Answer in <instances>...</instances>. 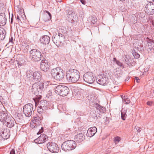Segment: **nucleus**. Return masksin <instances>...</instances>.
Instances as JSON below:
<instances>
[{
	"instance_id": "423d86ee",
	"label": "nucleus",
	"mask_w": 154,
	"mask_h": 154,
	"mask_svg": "<svg viewBox=\"0 0 154 154\" xmlns=\"http://www.w3.org/2000/svg\"><path fill=\"white\" fill-rule=\"evenodd\" d=\"M64 35L62 34L59 32L58 34H55L52 36V40L54 43L57 47L63 45L62 41L64 38Z\"/></svg>"
},
{
	"instance_id": "4d7b16f0",
	"label": "nucleus",
	"mask_w": 154,
	"mask_h": 154,
	"mask_svg": "<svg viewBox=\"0 0 154 154\" xmlns=\"http://www.w3.org/2000/svg\"><path fill=\"white\" fill-rule=\"evenodd\" d=\"M22 118V117L21 116L20 118H18L19 119H21Z\"/></svg>"
},
{
	"instance_id": "4468645a",
	"label": "nucleus",
	"mask_w": 154,
	"mask_h": 154,
	"mask_svg": "<svg viewBox=\"0 0 154 154\" xmlns=\"http://www.w3.org/2000/svg\"><path fill=\"white\" fill-rule=\"evenodd\" d=\"M96 80L98 83L101 85H106L108 83V78L104 75L97 77Z\"/></svg>"
},
{
	"instance_id": "6e6552de",
	"label": "nucleus",
	"mask_w": 154,
	"mask_h": 154,
	"mask_svg": "<svg viewBox=\"0 0 154 154\" xmlns=\"http://www.w3.org/2000/svg\"><path fill=\"white\" fill-rule=\"evenodd\" d=\"M43 84L35 83L32 86V91L36 95H40L44 88Z\"/></svg>"
},
{
	"instance_id": "052dcab7",
	"label": "nucleus",
	"mask_w": 154,
	"mask_h": 154,
	"mask_svg": "<svg viewBox=\"0 0 154 154\" xmlns=\"http://www.w3.org/2000/svg\"><path fill=\"white\" fill-rule=\"evenodd\" d=\"M153 93H154V90H153Z\"/></svg>"
},
{
	"instance_id": "a19ab883",
	"label": "nucleus",
	"mask_w": 154,
	"mask_h": 154,
	"mask_svg": "<svg viewBox=\"0 0 154 154\" xmlns=\"http://www.w3.org/2000/svg\"><path fill=\"white\" fill-rule=\"evenodd\" d=\"M41 128V129L39 130V131L37 133V134H41V133H42L43 131V128L42 127H39V128Z\"/></svg>"
},
{
	"instance_id": "6ab92c4d",
	"label": "nucleus",
	"mask_w": 154,
	"mask_h": 154,
	"mask_svg": "<svg viewBox=\"0 0 154 154\" xmlns=\"http://www.w3.org/2000/svg\"><path fill=\"white\" fill-rule=\"evenodd\" d=\"M50 41L49 37L48 35H45L42 36L40 39L41 43L44 45L48 44Z\"/></svg>"
},
{
	"instance_id": "c9c22d12",
	"label": "nucleus",
	"mask_w": 154,
	"mask_h": 154,
	"mask_svg": "<svg viewBox=\"0 0 154 154\" xmlns=\"http://www.w3.org/2000/svg\"><path fill=\"white\" fill-rule=\"evenodd\" d=\"M41 50L42 54H46L47 52V49L46 48L42 49Z\"/></svg>"
},
{
	"instance_id": "2eb2a0df",
	"label": "nucleus",
	"mask_w": 154,
	"mask_h": 154,
	"mask_svg": "<svg viewBox=\"0 0 154 154\" xmlns=\"http://www.w3.org/2000/svg\"><path fill=\"white\" fill-rule=\"evenodd\" d=\"M48 137L47 135L44 134H41L38 138L34 140L35 143L40 144L45 142L48 139Z\"/></svg>"
},
{
	"instance_id": "09e8293b",
	"label": "nucleus",
	"mask_w": 154,
	"mask_h": 154,
	"mask_svg": "<svg viewBox=\"0 0 154 154\" xmlns=\"http://www.w3.org/2000/svg\"><path fill=\"white\" fill-rule=\"evenodd\" d=\"M135 128H136V129L137 130V131L138 132L140 133V131H141V130H140V129H141L140 128H139V127H137V128L136 127Z\"/></svg>"
},
{
	"instance_id": "a878e982",
	"label": "nucleus",
	"mask_w": 154,
	"mask_h": 154,
	"mask_svg": "<svg viewBox=\"0 0 154 154\" xmlns=\"http://www.w3.org/2000/svg\"><path fill=\"white\" fill-rule=\"evenodd\" d=\"M76 16L75 13L72 12L71 14H67V20L69 21L72 20L75 21V20L76 19Z\"/></svg>"
},
{
	"instance_id": "bf43d9fd",
	"label": "nucleus",
	"mask_w": 154,
	"mask_h": 154,
	"mask_svg": "<svg viewBox=\"0 0 154 154\" xmlns=\"http://www.w3.org/2000/svg\"><path fill=\"white\" fill-rule=\"evenodd\" d=\"M96 115H97V113H96Z\"/></svg>"
},
{
	"instance_id": "6e6d98bb",
	"label": "nucleus",
	"mask_w": 154,
	"mask_h": 154,
	"mask_svg": "<svg viewBox=\"0 0 154 154\" xmlns=\"http://www.w3.org/2000/svg\"><path fill=\"white\" fill-rule=\"evenodd\" d=\"M47 82L48 83L47 84L48 85H49V84H50V85L51 84V83L50 82Z\"/></svg>"
},
{
	"instance_id": "9d476101",
	"label": "nucleus",
	"mask_w": 154,
	"mask_h": 154,
	"mask_svg": "<svg viewBox=\"0 0 154 154\" xmlns=\"http://www.w3.org/2000/svg\"><path fill=\"white\" fill-rule=\"evenodd\" d=\"M144 10L145 13L149 15L154 14V4L152 3H149L145 6Z\"/></svg>"
},
{
	"instance_id": "b1692460",
	"label": "nucleus",
	"mask_w": 154,
	"mask_h": 154,
	"mask_svg": "<svg viewBox=\"0 0 154 154\" xmlns=\"http://www.w3.org/2000/svg\"><path fill=\"white\" fill-rule=\"evenodd\" d=\"M69 91V89L67 87L63 86L60 95L63 97L66 96L68 94Z\"/></svg>"
},
{
	"instance_id": "58836bf2",
	"label": "nucleus",
	"mask_w": 154,
	"mask_h": 154,
	"mask_svg": "<svg viewBox=\"0 0 154 154\" xmlns=\"http://www.w3.org/2000/svg\"><path fill=\"white\" fill-rule=\"evenodd\" d=\"M46 11V13H47L48 14L49 17V18H48V19L46 20H51V14L48 11Z\"/></svg>"
},
{
	"instance_id": "603ef678",
	"label": "nucleus",
	"mask_w": 154,
	"mask_h": 154,
	"mask_svg": "<svg viewBox=\"0 0 154 154\" xmlns=\"http://www.w3.org/2000/svg\"><path fill=\"white\" fill-rule=\"evenodd\" d=\"M118 61V60H116V58L115 57H114L113 58V61L116 62V61Z\"/></svg>"
},
{
	"instance_id": "13d9d810",
	"label": "nucleus",
	"mask_w": 154,
	"mask_h": 154,
	"mask_svg": "<svg viewBox=\"0 0 154 154\" xmlns=\"http://www.w3.org/2000/svg\"><path fill=\"white\" fill-rule=\"evenodd\" d=\"M120 0L121 1H124L125 0Z\"/></svg>"
},
{
	"instance_id": "412c9836",
	"label": "nucleus",
	"mask_w": 154,
	"mask_h": 154,
	"mask_svg": "<svg viewBox=\"0 0 154 154\" xmlns=\"http://www.w3.org/2000/svg\"><path fill=\"white\" fill-rule=\"evenodd\" d=\"M65 72L63 69L60 68L59 72L58 73L57 77H56V80H60L63 78L65 76Z\"/></svg>"
},
{
	"instance_id": "aec40b11",
	"label": "nucleus",
	"mask_w": 154,
	"mask_h": 154,
	"mask_svg": "<svg viewBox=\"0 0 154 154\" xmlns=\"http://www.w3.org/2000/svg\"><path fill=\"white\" fill-rule=\"evenodd\" d=\"M60 68L58 67L54 68L51 69L50 71L52 76L56 80V77H57Z\"/></svg>"
},
{
	"instance_id": "1a4fd4ad",
	"label": "nucleus",
	"mask_w": 154,
	"mask_h": 154,
	"mask_svg": "<svg viewBox=\"0 0 154 154\" xmlns=\"http://www.w3.org/2000/svg\"><path fill=\"white\" fill-rule=\"evenodd\" d=\"M95 78L91 72H87L84 75L83 79L84 81L89 84L92 83L95 80Z\"/></svg>"
},
{
	"instance_id": "49530a36",
	"label": "nucleus",
	"mask_w": 154,
	"mask_h": 154,
	"mask_svg": "<svg viewBox=\"0 0 154 154\" xmlns=\"http://www.w3.org/2000/svg\"><path fill=\"white\" fill-rule=\"evenodd\" d=\"M10 154H15L14 150L13 149L11 150Z\"/></svg>"
},
{
	"instance_id": "0eeeda50",
	"label": "nucleus",
	"mask_w": 154,
	"mask_h": 154,
	"mask_svg": "<svg viewBox=\"0 0 154 154\" xmlns=\"http://www.w3.org/2000/svg\"><path fill=\"white\" fill-rule=\"evenodd\" d=\"M23 112L26 116L30 117L34 112L33 105L31 103H28L24 105L23 107Z\"/></svg>"
},
{
	"instance_id": "a18cd8bd",
	"label": "nucleus",
	"mask_w": 154,
	"mask_h": 154,
	"mask_svg": "<svg viewBox=\"0 0 154 154\" xmlns=\"http://www.w3.org/2000/svg\"><path fill=\"white\" fill-rule=\"evenodd\" d=\"M152 104V103L151 101H148L147 103V105L149 106H151Z\"/></svg>"
},
{
	"instance_id": "f257e3e1",
	"label": "nucleus",
	"mask_w": 154,
	"mask_h": 154,
	"mask_svg": "<svg viewBox=\"0 0 154 154\" xmlns=\"http://www.w3.org/2000/svg\"><path fill=\"white\" fill-rule=\"evenodd\" d=\"M79 72L75 69L69 70L66 74V79L69 82L75 83L79 79Z\"/></svg>"
},
{
	"instance_id": "9b49d317",
	"label": "nucleus",
	"mask_w": 154,
	"mask_h": 154,
	"mask_svg": "<svg viewBox=\"0 0 154 154\" xmlns=\"http://www.w3.org/2000/svg\"><path fill=\"white\" fill-rule=\"evenodd\" d=\"M47 147L50 151L55 153L59 151V147L55 143L53 142L48 143L47 145Z\"/></svg>"
},
{
	"instance_id": "37998d69",
	"label": "nucleus",
	"mask_w": 154,
	"mask_h": 154,
	"mask_svg": "<svg viewBox=\"0 0 154 154\" xmlns=\"http://www.w3.org/2000/svg\"><path fill=\"white\" fill-rule=\"evenodd\" d=\"M9 42H11L12 43H13V38L12 37H11L9 39Z\"/></svg>"
},
{
	"instance_id": "8fccbe9b",
	"label": "nucleus",
	"mask_w": 154,
	"mask_h": 154,
	"mask_svg": "<svg viewBox=\"0 0 154 154\" xmlns=\"http://www.w3.org/2000/svg\"><path fill=\"white\" fill-rule=\"evenodd\" d=\"M135 79L136 81V82L137 83H139L140 82V79H139L138 77H136L135 78Z\"/></svg>"
},
{
	"instance_id": "2f4dec72",
	"label": "nucleus",
	"mask_w": 154,
	"mask_h": 154,
	"mask_svg": "<svg viewBox=\"0 0 154 154\" xmlns=\"http://www.w3.org/2000/svg\"><path fill=\"white\" fill-rule=\"evenodd\" d=\"M97 20L96 17H92L91 19V23L93 24H94L95 23L97 22Z\"/></svg>"
},
{
	"instance_id": "f704fd0d",
	"label": "nucleus",
	"mask_w": 154,
	"mask_h": 154,
	"mask_svg": "<svg viewBox=\"0 0 154 154\" xmlns=\"http://www.w3.org/2000/svg\"><path fill=\"white\" fill-rule=\"evenodd\" d=\"M16 19L17 20L18 22L20 21L21 22V20L23 18V17H22V15H21L20 14V16L17 15V16L16 18Z\"/></svg>"
},
{
	"instance_id": "e433bc0d",
	"label": "nucleus",
	"mask_w": 154,
	"mask_h": 154,
	"mask_svg": "<svg viewBox=\"0 0 154 154\" xmlns=\"http://www.w3.org/2000/svg\"><path fill=\"white\" fill-rule=\"evenodd\" d=\"M116 63L119 66H121V67L124 68V66L123 65V64L122 63H121L119 61H116Z\"/></svg>"
},
{
	"instance_id": "39448f33",
	"label": "nucleus",
	"mask_w": 154,
	"mask_h": 154,
	"mask_svg": "<svg viewBox=\"0 0 154 154\" xmlns=\"http://www.w3.org/2000/svg\"><path fill=\"white\" fill-rule=\"evenodd\" d=\"M76 146V144L75 141L70 140L64 142L62 144L61 147L62 149L67 151L74 149Z\"/></svg>"
},
{
	"instance_id": "7ed1b4c3",
	"label": "nucleus",
	"mask_w": 154,
	"mask_h": 154,
	"mask_svg": "<svg viewBox=\"0 0 154 154\" xmlns=\"http://www.w3.org/2000/svg\"><path fill=\"white\" fill-rule=\"evenodd\" d=\"M36 106L38 105V108L37 109L38 113H44L45 111L48 108V102L46 100H43L37 101L35 100Z\"/></svg>"
},
{
	"instance_id": "de8ad7c7",
	"label": "nucleus",
	"mask_w": 154,
	"mask_h": 154,
	"mask_svg": "<svg viewBox=\"0 0 154 154\" xmlns=\"http://www.w3.org/2000/svg\"><path fill=\"white\" fill-rule=\"evenodd\" d=\"M13 19H14L13 14H12V17H11V23H12L13 20Z\"/></svg>"
},
{
	"instance_id": "f3484780",
	"label": "nucleus",
	"mask_w": 154,
	"mask_h": 154,
	"mask_svg": "<svg viewBox=\"0 0 154 154\" xmlns=\"http://www.w3.org/2000/svg\"><path fill=\"white\" fill-rule=\"evenodd\" d=\"M97 132V128L95 127L89 128L87 131L86 135L88 137H91L93 136Z\"/></svg>"
},
{
	"instance_id": "a211bd4d",
	"label": "nucleus",
	"mask_w": 154,
	"mask_h": 154,
	"mask_svg": "<svg viewBox=\"0 0 154 154\" xmlns=\"http://www.w3.org/2000/svg\"><path fill=\"white\" fill-rule=\"evenodd\" d=\"M10 136V133L9 129H6L3 130L0 134V136L4 139H7Z\"/></svg>"
},
{
	"instance_id": "bb28decb",
	"label": "nucleus",
	"mask_w": 154,
	"mask_h": 154,
	"mask_svg": "<svg viewBox=\"0 0 154 154\" xmlns=\"http://www.w3.org/2000/svg\"><path fill=\"white\" fill-rule=\"evenodd\" d=\"M85 136L84 135L82 134H77L76 136V141L79 142H81L85 139Z\"/></svg>"
},
{
	"instance_id": "79ce46f5",
	"label": "nucleus",
	"mask_w": 154,
	"mask_h": 154,
	"mask_svg": "<svg viewBox=\"0 0 154 154\" xmlns=\"http://www.w3.org/2000/svg\"><path fill=\"white\" fill-rule=\"evenodd\" d=\"M146 41L149 43H152L153 41L151 39H149L148 37H147L146 38Z\"/></svg>"
},
{
	"instance_id": "7c9ffc66",
	"label": "nucleus",
	"mask_w": 154,
	"mask_h": 154,
	"mask_svg": "<svg viewBox=\"0 0 154 154\" xmlns=\"http://www.w3.org/2000/svg\"><path fill=\"white\" fill-rule=\"evenodd\" d=\"M98 111H95L94 112V115H93V116L94 117V119H96L100 118L102 116V115L100 113H98Z\"/></svg>"
},
{
	"instance_id": "20e7f679",
	"label": "nucleus",
	"mask_w": 154,
	"mask_h": 154,
	"mask_svg": "<svg viewBox=\"0 0 154 154\" xmlns=\"http://www.w3.org/2000/svg\"><path fill=\"white\" fill-rule=\"evenodd\" d=\"M30 58L33 62H38L42 58V54L40 51L36 49H32L30 51Z\"/></svg>"
},
{
	"instance_id": "c03bdc74",
	"label": "nucleus",
	"mask_w": 154,
	"mask_h": 154,
	"mask_svg": "<svg viewBox=\"0 0 154 154\" xmlns=\"http://www.w3.org/2000/svg\"><path fill=\"white\" fill-rule=\"evenodd\" d=\"M80 2L82 3L84 5H85L86 2L85 0H80Z\"/></svg>"
},
{
	"instance_id": "72a5a7b5",
	"label": "nucleus",
	"mask_w": 154,
	"mask_h": 154,
	"mask_svg": "<svg viewBox=\"0 0 154 154\" xmlns=\"http://www.w3.org/2000/svg\"><path fill=\"white\" fill-rule=\"evenodd\" d=\"M133 55L135 58H138L140 57L139 54L136 52H134L132 53Z\"/></svg>"
},
{
	"instance_id": "4be33fe9",
	"label": "nucleus",
	"mask_w": 154,
	"mask_h": 154,
	"mask_svg": "<svg viewBox=\"0 0 154 154\" xmlns=\"http://www.w3.org/2000/svg\"><path fill=\"white\" fill-rule=\"evenodd\" d=\"M6 18L4 13H0V26H3L6 23Z\"/></svg>"
},
{
	"instance_id": "c85d7f7f",
	"label": "nucleus",
	"mask_w": 154,
	"mask_h": 154,
	"mask_svg": "<svg viewBox=\"0 0 154 154\" xmlns=\"http://www.w3.org/2000/svg\"><path fill=\"white\" fill-rule=\"evenodd\" d=\"M126 112L127 110L125 109H122L121 110V118L123 120H125L126 119L127 116Z\"/></svg>"
},
{
	"instance_id": "5fc2aeb1",
	"label": "nucleus",
	"mask_w": 154,
	"mask_h": 154,
	"mask_svg": "<svg viewBox=\"0 0 154 154\" xmlns=\"http://www.w3.org/2000/svg\"><path fill=\"white\" fill-rule=\"evenodd\" d=\"M118 86H114V88H115L116 89V91L118 90Z\"/></svg>"
},
{
	"instance_id": "4c0bfd02",
	"label": "nucleus",
	"mask_w": 154,
	"mask_h": 154,
	"mask_svg": "<svg viewBox=\"0 0 154 154\" xmlns=\"http://www.w3.org/2000/svg\"><path fill=\"white\" fill-rule=\"evenodd\" d=\"M123 101L125 102V103L126 104H128L130 103L131 102L130 99L128 98L123 99Z\"/></svg>"
},
{
	"instance_id": "cd10ccee",
	"label": "nucleus",
	"mask_w": 154,
	"mask_h": 154,
	"mask_svg": "<svg viewBox=\"0 0 154 154\" xmlns=\"http://www.w3.org/2000/svg\"><path fill=\"white\" fill-rule=\"evenodd\" d=\"M62 86H63L62 85H54V88L55 90V92L56 94H59L60 95V94L61 92Z\"/></svg>"
},
{
	"instance_id": "f03ea898",
	"label": "nucleus",
	"mask_w": 154,
	"mask_h": 154,
	"mask_svg": "<svg viewBox=\"0 0 154 154\" xmlns=\"http://www.w3.org/2000/svg\"><path fill=\"white\" fill-rule=\"evenodd\" d=\"M26 73L27 78L31 82L37 81L41 78V75L40 72L35 71L33 72L32 71L29 70L27 71Z\"/></svg>"
},
{
	"instance_id": "473e14b6",
	"label": "nucleus",
	"mask_w": 154,
	"mask_h": 154,
	"mask_svg": "<svg viewBox=\"0 0 154 154\" xmlns=\"http://www.w3.org/2000/svg\"><path fill=\"white\" fill-rule=\"evenodd\" d=\"M120 140V138L119 137H115L114 138V141L116 144L119 143Z\"/></svg>"
},
{
	"instance_id": "393cba45",
	"label": "nucleus",
	"mask_w": 154,
	"mask_h": 154,
	"mask_svg": "<svg viewBox=\"0 0 154 154\" xmlns=\"http://www.w3.org/2000/svg\"><path fill=\"white\" fill-rule=\"evenodd\" d=\"M125 62L129 66H133L132 63L131 62V60L130 57L128 55H125L124 57Z\"/></svg>"
},
{
	"instance_id": "ea45409f",
	"label": "nucleus",
	"mask_w": 154,
	"mask_h": 154,
	"mask_svg": "<svg viewBox=\"0 0 154 154\" xmlns=\"http://www.w3.org/2000/svg\"><path fill=\"white\" fill-rule=\"evenodd\" d=\"M29 48V47L28 45H27L25 47L24 49V52H27Z\"/></svg>"
},
{
	"instance_id": "c756f323",
	"label": "nucleus",
	"mask_w": 154,
	"mask_h": 154,
	"mask_svg": "<svg viewBox=\"0 0 154 154\" xmlns=\"http://www.w3.org/2000/svg\"><path fill=\"white\" fill-rule=\"evenodd\" d=\"M96 108L97 109L99 110L100 112L104 113L105 112L106 109L105 107L101 106L98 104H96Z\"/></svg>"
},
{
	"instance_id": "ddd939ff",
	"label": "nucleus",
	"mask_w": 154,
	"mask_h": 154,
	"mask_svg": "<svg viewBox=\"0 0 154 154\" xmlns=\"http://www.w3.org/2000/svg\"><path fill=\"white\" fill-rule=\"evenodd\" d=\"M49 63L47 60L45 59H44L41 61L40 65V68L42 70L45 72H47L49 70Z\"/></svg>"
},
{
	"instance_id": "f8f14e48",
	"label": "nucleus",
	"mask_w": 154,
	"mask_h": 154,
	"mask_svg": "<svg viewBox=\"0 0 154 154\" xmlns=\"http://www.w3.org/2000/svg\"><path fill=\"white\" fill-rule=\"evenodd\" d=\"M42 113H38V114H36L33 117L32 121L35 124L36 126L41 124V121L43 118Z\"/></svg>"
},
{
	"instance_id": "5701e85b",
	"label": "nucleus",
	"mask_w": 154,
	"mask_h": 154,
	"mask_svg": "<svg viewBox=\"0 0 154 154\" xmlns=\"http://www.w3.org/2000/svg\"><path fill=\"white\" fill-rule=\"evenodd\" d=\"M5 122H7V127L8 128H11L14 126V122L13 118L11 116H10V117L8 118V119Z\"/></svg>"
},
{
	"instance_id": "3c124183",
	"label": "nucleus",
	"mask_w": 154,
	"mask_h": 154,
	"mask_svg": "<svg viewBox=\"0 0 154 154\" xmlns=\"http://www.w3.org/2000/svg\"><path fill=\"white\" fill-rule=\"evenodd\" d=\"M142 14L141 15L142 16L141 17H143V18L145 17V14H143V13H142Z\"/></svg>"
},
{
	"instance_id": "dca6fc26",
	"label": "nucleus",
	"mask_w": 154,
	"mask_h": 154,
	"mask_svg": "<svg viewBox=\"0 0 154 154\" xmlns=\"http://www.w3.org/2000/svg\"><path fill=\"white\" fill-rule=\"evenodd\" d=\"M10 116L5 112L3 111L0 113V121L3 122H5Z\"/></svg>"
},
{
	"instance_id": "864d4df0",
	"label": "nucleus",
	"mask_w": 154,
	"mask_h": 154,
	"mask_svg": "<svg viewBox=\"0 0 154 154\" xmlns=\"http://www.w3.org/2000/svg\"><path fill=\"white\" fill-rule=\"evenodd\" d=\"M148 2H154V0H147Z\"/></svg>"
}]
</instances>
